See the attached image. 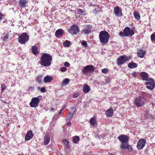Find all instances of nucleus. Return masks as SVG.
Listing matches in <instances>:
<instances>
[{
	"instance_id": "nucleus-1",
	"label": "nucleus",
	"mask_w": 155,
	"mask_h": 155,
	"mask_svg": "<svg viewBox=\"0 0 155 155\" xmlns=\"http://www.w3.org/2000/svg\"><path fill=\"white\" fill-rule=\"evenodd\" d=\"M119 140L122 142L120 147L125 149H127L129 151H131L133 150L132 147L127 143L128 141V137L126 135L122 134L118 137Z\"/></svg>"
},
{
	"instance_id": "nucleus-2",
	"label": "nucleus",
	"mask_w": 155,
	"mask_h": 155,
	"mask_svg": "<svg viewBox=\"0 0 155 155\" xmlns=\"http://www.w3.org/2000/svg\"><path fill=\"white\" fill-rule=\"evenodd\" d=\"M52 60L51 56L49 54L44 53L41 56L40 64L45 66H49L51 64Z\"/></svg>"
},
{
	"instance_id": "nucleus-3",
	"label": "nucleus",
	"mask_w": 155,
	"mask_h": 155,
	"mask_svg": "<svg viewBox=\"0 0 155 155\" xmlns=\"http://www.w3.org/2000/svg\"><path fill=\"white\" fill-rule=\"evenodd\" d=\"M99 38L100 42L102 44H105L108 42L110 35L106 31H102L100 32Z\"/></svg>"
},
{
	"instance_id": "nucleus-4",
	"label": "nucleus",
	"mask_w": 155,
	"mask_h": 155,
	"mask_svg": "<svg viewBox=\"0 0 155 155\" xmlns=\"http://www.w3.org/2000/svg\"><path fill=\"white\" fill-rule=\"evenodd\" d=\"M29 40V36L26 33H23L19 37L18 42L21 44H24Z\"/></svg>"
},
{
	"instance_id": "nucleus-5",
	"label": "nucleus",
	"mask_w": 155,
	"mask_h": 155,
	"mask_svg": "<svg viewBox=\"0 0 155 155\" xmlns=\"http://www.w3.org/2000/svg\"><path fill=\"white\" fill-rule=\"evenodd\" d=\"M146 100L143 97H140L136 98L134 101V104L138 107H141L144 105Z\"/></svg>"
},
{
	"instance_id": "nucleus-6",
	"label": "nucleus",
	"mask_w": 155,
	"mask_h": 155,
	"mask_svg": "<svg viewBox=\"0 0 155 155\" xmlns=\"http://www.w3.org/2000/svg\"><path fill=\"white\" fill-rule=\"evenodd\" d=\"M41 97V96H40L37 97L33 98L29 104L30 106L32 107H35L38 106L40 102L39 99Z\"/></svg>"
},
{
	"instance_id": "nucleus-7",
	"label": "nucleus",
	"mask_w": 155,
	"mask_h": 155,
	"mask_svg": "<svg viewBox=\"0 0 155 155\" xmlns=\"http://www.w3.org/2000/svg\"><path fill=\"white\" fill-rule=\"evenodd\" d=\"M68 31L71 35H76L79 31V27L76 25H74L68 29Z\"/></svg>"
},
{
	"instance_id": "nucleus-8",
	"label": "nucleus",
	"mask_w": 155,
	"mask_h": 155,
	"mask_svg": "<svg viewBox=\"0 0 155 155\" xmlns=\"http://www.w3.org/2000/svg\"><path fill=\"white\" fill-rule=\"evenodd\" d=\"M125 37L132 36L134 33V31L129 27H126L124 30Z\"/></svg>"
},
{
	"instance_id": "nucleus-9",
	"label": "nucleus",
	"mask_w": 155,
	"mask_h": 155,
	"mask_svg": "<svg viewBox=\"0 0 155 155\" xmlns=\"http://www.w3.org/2000/svg\"><path fill=\"white\" fill-rule=\"evenodd\" d=\"M130 59V58L127 57L126 55L121 56L117 60V64L118 65L122 64L125 62L128 61Z\"/></svg>"
},
{
	"instance_id": "nucleus-10",
	"label": "nucleus",
	"mask_w": 155,
	"mask_h": 155,
	"mask_svg": "<svg viewBox=\"0 0 155 155\" xmlns=\"http://www.w3.org/2000/svg\"><path fill=\"white\" fill-rule=\"evenodd\" d=\"M146 143V140L144 139H141L138 141L137 145V147L139 150L143 149L145 146Z\"/></svg>"
},
{
	"instance_id": "nucleus-11",
	"label": "nucleus",
	"mask_w": 155,
	"mask_h": 155,
	"mask_svg": "<svg viewBox=\"0 0 155 155\" xmlns=\"http://www.w3.org/2000/svg\"><path fill=\"white\" fill-rule=\"evenodd\" d=\"M148 81L149 82L146 83L147 87L149 89L152 90L154 88L155 86L154 82L153 80L150 78Z\"/></svg>"
},
{
	"instance_id": "nucleus-12",
	"label": "nucleus",
	"mask_w": 155,
	"mask_h": 155,
	"mask_svg": "<svg viewBox=\"0 0 155 155\" xmlns=\"http://www.w3.org/2000/svg\"><path fill=\"white\" fill-rule=\"evenodd\" d=\"M94 68L93 66L91 65H87L84 67L82 70V72L85 74H87L90 71H93Z\"/></svg>"
},
{
	"instance_id": "nucleus-13",
	"label": "nucleus",
	"mask_w": 155,
	"mask_h": 155,
	"mask_svg": "<svg viewBox=\"0 0 155 155\" xmlns=\"http://www.w3.org/2000/svg\"><path fill=\"white\" fill-rule=\"evenodd\" d=\"M92 29V27L90 25H86L82 31V33L86 34H89L91 32Z\"/></svg>"
},
{
	"instance_id": "nucleus-14",
	"label": "nucleus",
	"mask_w": 155,
	"mask_h": 155,
	"mask_svg": "<svg viewBox=\"0 0 155 155\" xmlns=\"http://www.w3.org/2000/svg\"><path fill=\"white\" fill-rule=\"evenodd\" d=\"M114 12L116 16L118 17H120L122 16V10L120 8L117 6L114 8Z\"/></svg>"
},
{
	"instance_id": "nucleus-15",
	"label": "nucleus",
	"mask_w": 155,
	"mask_h": 155,
	"mask_svg": "<svg viewBox=\"0 0 155 155\" xmlns=\"http://www.w3.org/2000/svg\"><path fill=\"white\" fill-rule=\"evenodd\" d=\"M50 140V134L47 133L44 137V144L45 145H47L49 143Z\"/></svg>"
},
{
	"instance_id": "nucleus-16",
	"label": "nucleus",
	"mask_w": 155,
	"mask_h": 155,
	"mask_svg": "<svg viewBox=\"0 0 155 155\" xmlns=\"http://www.w3.org/2000/svg\"><path fill=\"white\" fill-rule=\"evenodd\" d=\"M33 134L31 130H30L27 132L25 137V140H29L32 138Z\"/></svg>"
},
{
	"instance_id": "nucleus-17",
	"label": "nucleus",
	"mask_w": 155,
	"mask_h": 155,
	"mask_svg": "<svg viewBox=\"0 0 155 155\" xmlns=\"http://www.w3.org/2000/svg\"><path fill=\"white\" fill-rule=\"evenodd\" d=\"M146 52L144 50H139L137 52V54L138 57L143 58L145 55Z\"/></svg>"
},
{
	"instance_id": "nucleus-18",
	"label": "nucleus",
	"mask_w": 155,
	"mask_h": 155,
	"mask_svg": "<svg viewBox=\"0 0 155 155\" xmlns=\"http://www.w3.org/2000/svg\"><path fill=\"white\" fill-rule=\"evenodd\" d=\"M140 75L142 78L143 80L148 81V75L145 72H143L140 74Z\"/></svg>"
},
{
	"instance_id": "nucleus-19",
	"label": "nucleus",
	"mask_w": 155,
	"mask_h": 155,
	"mask_svg": "<svg viewBox=\"0 0 155 155\" xmlns=\"http://www.w3.org/2000/svg\"><path fill=\"white\" fill-rule=\"evenodd\" d=\"M113 113V109L111 107L107 110L105 112L106 115L108 117H110L112 116Z\"/></svg>"
},
{
	"instance_id": "nucleus-20",
	"label": "nucleus",
	"mask_w": 155,
	"mask_h": 155,
	"mask_svg": "<svg viewBox=\"0 0 155 155\" xmlns=\"http://www.w3.org/2000/svg\"><path fill=\"white\" fill-rule=\"evenodd\" d=\"M63 31L61 29H59L58 30L56 31L55 33L56 36L58 38L61 36L63 35Z\"/></svg>"
},
{
	"instance_id": "nucleus-21",
	"label": "nucleus",
	"mask_w": 155,
	"mask_h": 155,
	"mask_svg": "<svg viewBox=\"0 0 155 155\" xmlns=\"http://www.w3.org/2000/svg\"><path fill=\"white\" fill-rule=\"evenodd\" d=\"M53 80V78L50 76H46L44 78L43 81L45 83H48Z\"/></svg>"
},
{
	"instance_id": "nucleus-22",
	"label": "nucleus",
	"mask_w": 155,
	"mask_h": 155,
	"mask_svg": "<svg viewBox=\"0 0 155 155\" xmlns=\"http://www.w3.org/2000/svg\"><path fill=\"white\" fill-rule=\"evenodd\" d=\"M8 32H4L2 37V40L6 42L8 38Z\"/></svg>"
},
{
	"instance_id": "nucleus-23",
	"label": "nucleus",
	"mask_w": 155,
	"mask_h": 155,
	"mask_svg": "<svg viewBox=\"0 0 155 155\" xmlns=\"http://www.w3.org/2000/svg\"><path fill=\"white\" fill-rule=\"evenodd\" d=\"M90 87L87 84H85L83 87V91L85 93H87L90 90Z\"/></svg>"
},
{
	"instance_id": "nucleus-24",
	"label": "nucleus",
	"mask_w": 155,
	"mask_h": 155,
	"mask_svg": "<svg viewBox=\"0 0 155 155\" xmlns=\"http://www.w3.org/2000/svg\"><path fill=\"white\" fill-rule=\"evenodd\" d=\"M31 51L33 54L35 55H36L37 54L39 53V52L38 51L37 47L36 46H33L31 48Z\"/></svg>"
},
{
	"instance_id": "nucleus-25",
	"label": "nucleus",
	"mask_w": 155,
	"mask_h": 155,
	"mask_svg": "<svg viewBox=\"0 0 155 155\" xmlns=\"http://www.w3.org/2000/svg\"><path fill=\"white\" fill-rule=\"evenodd\" d=\"M128 66L130 68H133L137 67V65L136 63L132 62L129 63L128 64Z\"/></svg>"
},
{
	"instance_id": "nucleus-26",
	"label": "nucleus",
	"mask_w": 155,
	"mask_h": 155,
	"mask_svg": "<svg viewBox=\"0 0 155 155\" xmlns=\"http://www.w3.org/2000/svg\"><path fill=\"white\" fill-rule=\"evenodd\" d=\"M69 80L68 78H66L63 80L62 82V86H65L69 83Z\"/></svg>"
},
{
	"instance_id": "nucleus-27",
	"label": "nucleus",
	"mask_w": 155,
	"mask_h": 155,
	"mask_svg": "<svg viewBox=\"0 0 155 155\" xmlns=\"http://www.w3.org/2000/svg\"><path fill=\"white\" fill-rule=\"evenodd\" d=\"M27 3L26 1H20L19 4L20 6L23 7L25 6Z\"/></svg>"
},
{
	"instance_id": "nucleus-28",
	"label": "nucleus",
	"mask_w": 155,
	"mask_h": 155,
	"mask_svg": "<svg viewBox=\"0 0 155 155\" xmlns=\"http://www.w3.org/2000/svg\"><path fill=\"white\" fill-rule=\"evenodd\" d=\"M77 11V14L79 15H83L85 14V12L81 9H78Z\"/></svg>"
},
{
	"instance_id": "nucleus-29",
	"label": "nucleus",
	"mask_w": 155,
	"mask_h": 155,
	"mask_svg": "<svg viewBox=\"0 0 155 155\" xmlns=\"http://www.w3.org/2000/svg\"><path fill=\"white\" fill-rule=\"evenodd\" d=\"M80 138L78 136H75L73 139V141L74 143H77L79 140Z\"/></svg>"
},
{
	"instance_id": "nucleus-30",
	"label": "nucleus",
	"mask_w": 155,
	"mask_h": 155,
	"mask_svg": "<svg viewBox=\"0 0 155 155\" xmlns=\"http://www.w3.org/2000/svg\"><path fill=\"white\" fill-rule=\"evenodd\" d=\"M63 142L65 146V148L66 149L69 148V144L68 141L66 140H63Z\"/></svg>"
},
{
	"instance_id": "nucleus-31",
	"label": "nucleus",
	"mask_w": 155,
	"mask_h": 155,
	"mask_svg": "<svg viewBox=\"0 0 155 155\" xmlns=\"http://www.w3.org/2000/svg\"><path fill=\"white\" fill-rule=\"evenodd\" d=\"M70 44V42L68 40H66L63 43V45L64 47H68Z\"/></svg>"
},
{
	"instance_id": "nucleus-32",
	"label": "nucleus",
	"mask_w": 155,
	"mask_h": 155,
	"mask_svg": "<svg viewBox=\"0 0 155 155\" xmlns=\"http://www.w3.org/2000/svg\"><path fill=\"white\" fill-rule=\"evenodd\" d=\"M135 18L137 19H139L140 18V16L138 13L137 12H134V13Z\"/></svg>"
},
{
	"instance_id": "nucleus-33",
	"label": "nucleus",
	"mask_w": 155,
	"mask_h": 155,
	"mask_svg": "<svg viewBox=\"0 0 155 155\" xmlns=\"http://www.w3.org/2000/svg\"><path fill=\"white\" fill-rule=\"evenodd\" d=\"M72 117V114L71 112H69L68 113L66 116L67 120H71Z\"/></svg>"
},
{
	"instance_id": "nucleus-34",
	"label": "nucleus",
	"mask_w": 155,
	"mask_h": 155,
	"mask_svg": "<svg viewBox=\"0 0 155 155\" xmlns=\"http://www.w3.org/2000/svg\"><path fill=\"white\" fill-rule=\"evenodd\" d=\"M95 119L94 117L91 118L90 120V123L92 126H94L95 124Z\"/></svg>"
},
{
	"instance_id": "nucleus-35",
	"label": "nucleus",
	"mask_w": 155,
	"mask_h": 155,
	"mask_svg": "<svg viewBox=\"0 0 155 155\" xmlns=\"http://www.w3.org/2000/svg\"><path fill=\"white\" fill-rule=\"evenodd\" d=\"M1 88L2 92H3L5 90V85L4 84H1Z\"/></svg>"
},
{
	"instance_id": "nucleus-36",
	"label": "nucleus",
	"mask_w": 155,
	"mask_h": 155,
	"mask_svg": "<svg viewBox=\"0 0 155 155\" xmlns=\"http://www.w3.org/2000/svg\"><path fill=\"white\" fill-rule=\"evenodd\" d=\"M108 71V69L107 68H105L102 70V72L104 74L107 73Z\"/></svg>"
},
{
	"instance_id": "nucleus-37",
	"label": "nucleus",
	"mask_w": 155,
	"mask_h": 155,
	"mask_svg": "<svg viewBox=\"0 0 155 155\" xmlns=\"http://www.w3.org/2000/svg\"><path fill=\"white\" fill-rule=\"evenodd\" d=\"M81 45L84 47H86L87 46V44L86 41H84L81 42Z\"/></svg>"
},
{
	"instance_id": "nucleus-38",
	"label": "nucleus",
	"mask_w": 155,
	"mask_h": 155,
	"mask_svg": "<svg viewBox=\"0 0 155 155\" xmlns=\"http://www.w3.org/2000/svg\"><path fill=\"white\" fill-rule=\"evenodd\" d=\"M60 70L62 72H65L66 71L67 69L65 67H62L61 68Z\"/></svg>"
},
{
	"instance_id": "nucleus-39",
	"label": "nucleus",
	"mask_w": 155,
	"mask_h": 155,
	"mask_svg": "<svg viewBox=\"0 0 155 155\" xmlns=\"http://www.w3.org/2000/svg\"><path fill=\"white\" fill-rule=\"evenodd\" d=\"M79 95V93H74L73 95V97L74 98H76Z\"/></svg>"
},
{
	"instance_id": "nucleus-40",
	"label": "nucleus",
	"mask_w": 155,
	"mask_h": 155,
	"mask_svg": "<svg viewBox=\"0 0 155 155\" xmlns=\"http://www.w3.org/2000/svg\"><path fill=\"white\" fill-rule=\"evenodd\" d=\"M151 38L152 40H155V35L152 34L151 36Z\"/></svg>"
},
{
	"instance_id": "nucleus-41",
	"label": "nucleus",
	"mask_w": 155,
	"mask_h": 155,
	"mask_svg": "<svg viewBox=\"0 0 155 155\" xmlns=\"http://www.w3.org/2000/svg\"><path fill=\"white\" fill-rule=\"evenodd\" d=\"M64 65L65 66H66V67H68L70 66V64L68 62H66L64 63Z\"/></svg>"
},
{
	"instance_id": "nucleus-42",
	"label": "nucleus",
	"mask_w": 155,
	"mask_h": 155,
	"mask_svg": "<svg viewBox=\"0 0 155 155\" xmlns=\"http://www.w3.org/2000/svg\"><path fill=\"white\" fill-rule=\"evenodd\" d=\"M119 35L121 36H124L125 37L124 33V32L120 31L119 33Z\"/></svg>"
},
{
	"instance_id": "nucleus-43",
	"label": "nucleus",
	"mask_w": 155,
	"mask_h": 155,
	"mask_svg": "<svg viewBox=\"0 0 155 155\" xmlns=\"http://www.w3.org/2000/svg\"><path fill=\"white\" fill-rule=\"evenodd\" d=\"M45 90H45V88L44 87H42L41 88L40 91L44 93L45 92Z\"/></svg>"
},
{
	"instance_id": "nucleus-44",
	"label": "nucleus",
	"mask_w": 155,
	"mask_h": 155,
	"mask_svg": "<svg viewBox=\"0 0 155 155\" xmlns=\"http://www.w3.org/2000/svg\"><path fill=\"white\" fill-rule=\"evenodd\" d=\"M65 108V107H63L61 108V109L60 110V111L58 113V114H61L62 111L64 110Z\"/></svg>"
},
{
	"instance_id": "nucleus-45",
	"label": "nucleus",
	"mask_w": 155,
	"mask_h": 155,
	"mask_svg": "<svg viewBox=\"0 0 155 155\" xmlns=\"http://www.w3.org/2000/svg\"><path fill=\"white\" fill-rule=\"evenodd\" d=\"M136 75H137V74H136V73L135 72H134L133 73H132V76L134 77H136Z\"/></svg>"
},
{
	"instance_id": "nucleus-46",
	"label": "nucleus",
	"mask_w": 155,
	"mask_h": 155,
	"mask_svg": "<svg viewBox=\"0 0 155 155\" xmlns=\"http://www.w3.org/2000/svg\"><path fill=\"white\" fill-rule=\"evenodd\" d=\"M3 15L0 13V20L3 18Z\"/></svg>"
},
{
	"instance_id": "nucleus-47",
	"label": "nucleus",
	"mask_w": 155,
	"mask_h": 155,
	"mask_svg": "<svg viewBox=\"0 0 155 155\" xmlns=\"http://www.w3.org/2000/svg\"><path fill=\"white\" fill-rule=\"evenodd\" d=\"M33 90V88L32 87H29L28 88V90L30 91H32Z\"/></svg>"
},
{
	"instance_id": "nucleus-48",
	"label": "nucleus",
	"mask_w": 155,
	"mask_h": 155,
	"mask_svg": "<svg viewBox=\"0 0 155 155\" xmlns=\"http://www.w3.org/2000/svg\"><path fill=\"white\" fill-rule=\"evenodd\" d=\"M71 123L70 122H68L67 123V125L68 126H70L71 125Z\"/></svg>"
},
{
	"instance_id": "nucleus-49",
	"label": "nucleus",
	"mask_w": 155,
	"mask_h": 155,
	"mask_svg": "<svg viewBox=\"0 0 155 155\" xmlns=\"http://www.w3.org/2000/svg\"><path fill=\"white\" fill-rule=\"evenodd\" d=\"M90 6H95V4H93L92 3H91V4H90Z\"/></svg>"
},
{
	"instance_id": "nucleus-50",
	"label": "nucleus",
	"mask_w": 155,
	"mask_h": 155,
	"mask_svg": "<svg viewBox=\"0 0 155 155\" xmlns=\"http://www.w3.org/2000/svg\"><path fill=\"white\" fill-rule=\"evenodd\" d=\"M110 155H115L114 154H110Z\"/></svg>"
},
{
	"instance_id": "nucleus-51",
	"label": "nucleus",
	"mask_w": 155,
	"mask_h": 155,
	"mask_svg": "<svg viewBox=\"0 0 155 155\" xmlns=\"http://www.w3.org/2000/svg\"><path fill=\"white\" fill-rule=\"evenodd\" d=\"M40 82H41V81H39V83H40Z\"/></svg>"
},
{
	"instance_id": "nucleus-52",
	"label": "nucleus",
	"mask_w": 155,
	"mask_h": 155,
	"mask_svg": "<svg viewBox=\"0 0 155 155\" xmlns=\"http://www.w3.org/2000/svg\"><path fill=\"white\" fill-rule=\"evenodd\" d=\"M40 89V88H38V89Z\"/></svg>"
},
{
	"instance_id": "nucleus-53",
	"label": "nucleus",
	"mask_w": 155,
	"mask_h": 155,
	"mask_svg": "<svg viewBox=\"0 0 155 155\" xmlns=\"http://www.w3.org/2000/svg\"><path fill=\"white\" fill-rule=\"evenodd\" d=\"M61 155H63L62 154H61Z\"/></svg>"
}]
</instances>
